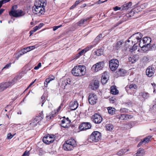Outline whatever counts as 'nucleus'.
<instances>
[{
    "label": "nucleus",
    "instance_id": "nucleus-49",
    "mask_svg": "<svg viewBox=\"0 0 156 156\" xmlns=\"http://www.w3.org/2000/svg\"><path fill=\"white\" fill-rule=\"evenodd\" d=\"M12 63L11 62L5 65V66L3 67V69H7L9 68L11 66Z\"/></svg>",
    "mask_w": 156,
    "mask_h": 156
},
{
    "label": "nucleus",
    "instance_id": "nucleus-44",
    "mask_svg": "<svg viewBox=\"0 0 156 156\" xmlns=\"http://www.w3.org/2000/svg\"><path fill=\"white\" fill-rule=\"evenodd\" d=\"M17 80V78L15 77L11 81L9 82L8 83H11V86L15 83L16 82Z\"/></svg>",
    "mask_w": 156,
    "mask_h": 156
},
{
    "label": "nucleus",
    "instance_id": "nucleus-59",
    "mask_svg": "<svg viewBox=\"0 0 156 156\" xmlns=\"http://www.w3.org/2000/svg\"><path fill=\"white\" fill-rule=\"evenodd\" d=\"M144 142L142 140L137 145V147H140L141 146Z\"/></svg>",
    "mask_w": 156,
    "mask_h": 156
},
{
    "label": "nucleus",
    "instance_id": "nucleus-25",
    "mask_svg": "<svg viewBox=\"0 0 156 156\" xmlns=\"http://www.w3.org/2000/svg\"><path fill=\"white\" fill-rule=\"evenodd\" d=\"M116 118L121 121L126 120L125 114H119L116 116Z\"/></svg>",
    "mask_w": 156,
    "mask_h": 156
},
{
    "label": "nucleus",
    "instance_id": "nucleus-19",
    "mask_svg": "<svg viewBox=\"0 0 156 156\" xmlns=\"http://www.w3.org/2000/svg\"><path fill=\"white\" fill-rule=\"evenodd\" d=\"M99 85V82L98 80H95L94 83H91L90 85V87L93 90H95L97 89Z\"/></svg>",
    "mask_w": 156,
    "mask_h": 156
},
{
    "label": "nucleus",
    "instance_id": "nucleus-41",
    "mask_svg": "<svg viewBox=\"0 0 156 156\" xmlns=\"http://www.w3.org/2000/svg\"><path fill=\"white\" fill-rule=\"evenodd\" d=\"M15 134L16 133H15L14 134L12 135L11 133H9L7 134V138L9 140L11 139L14 136Z\"/></svg>",
    "mask_w": 156,
    "mask_h": 156
},
{
    "label": "nucleus",
    "instance_id": "nucleus-53",
    "mask_svg": "<svg viewBox=\"0 0 156 156\" xmlns=\"http://www.w3.org/2000/svg\"><path fill=\"white\" fill-rule=\"evenodd\" d=\"M156 49V44H154L152 46L151 45V49L154 50Z\"/></svg>",
    "mask_w": 156,
    "mask_h": 156
},
{
    "label": "nucleus",
    "instance_id": "nucleus-48",
    "mask_svg": "<svg viewBox=\"0 0 156 156\" xmlns=\"http://www.w3.org/2000/svg\"><path fill=\"white\" fill-rule=\"evenodd\" d=\"M151 85L152 86L154 89V93H156V84H155L154 83H151Z\"/></svg>",
    "mask_w": 156,
    "mask_h": 156
},
{
    "label": "nucleus",
    "instance_id": "nucleus-9",
    "mask_svg": "<svg viewBox=\"0 0 156 156\" xmlns=\"http://www.w3.org/2000/svg\"><path fill=\"white\" fill-rule=\"evenodd\" d=\"M104 66V63L103 62H99L94 65L92 67L93 69H94V71L97 72L101 70Z\"/></svg>",
    "mask_w": 156,
    "mask_h": 156
},
{
    "label": "nucleus",
    "instance_id": "nucleus-1",
    "mask_svg": "<svg viewBox=\"0 0 156 156\" xmlns=\"http://www.w3.org/2000/svg\"><path fill=\"white\" fill-rule=\"evenodd\" d=\"M143 35L139 32L133 34L126 42L125 45L126 49L132 52L137 49L139 45V42L141 41Z\"/></svg>",
    "mask_w": 156,
    "mask_h": 156
},
{
    "label": "nucleus",
    "instance_id": "nucleus-26",
    "mask_svg": "<svg viewBox=\"0 0 156 156\" xmlns=\"http://www.w3.org/2000/svg\"><path fill=\"white\" fill-rule=\"evenodd\" d=\"M111 93L112 94L116 95L119 93V91L114 86L111 87Z\"/></svg>",
    "mask_w": 156,
    "mask_h": 156
},
{
    "label": "nucleus",
    "instance_id": "nucleus-20",
    "mask_svg": "<svg viewBox=\"0 0 156 156\" xmlns=\"http://www.w3.org/2000/svg\"><path fill=\"white\" fill-rule=\"evenodd\" d=\"M75 146L71 144L66 143L63 144V148L66 151H71L72 150Z\"/></svg>",
    "mask_w": 156,
    "mask_h": 156
},
{
    "label": "nucleus",
    "instance_id": "nucleus-47",
    "mask_svg": "<svg viewBox=\"0 0 156 156\" xmlns=\"http://www.w3.org/2000/svg\"><path fill=\"white\" fill-rule=\"evenodd\" d=\"M125 116L126 120L131 119L133 118V116L131 115L125 114Z\"/></svg>",
    "mask_w": 156,
    "mask_h": 156
},
{
    "label": "nucleus",
    "instance_id": "nucleus-17",
    "mask_svg": "<svg viewBox=\"0 0 156 156\" xmlns=\"http://www.w3.org/2000/svg\"><path fill=\"white\" fill-rule=\"evenodd\" d=\"M109 78L107 72H105L102 75L101 82L103 84H105L108 80Z\"/></svg>",
    "mask_w": 156,
    "mask_h": 156
},
{
    "label": "nucleus",
    "instance_id": "nucleus-57",
    "mask_svg": "<svg viewBox=\"0 0 156 156\" xmlns=\"http://www.w3.org/2000/svg\"><path fill=\"white\" fill-rule=\"evenodd\" d=\"M65 122L66 124L67 125H69V124L71 122V121L70 120H67L66 119H65Z\"/></svg>",
    "mask_w": 156,
    "mask_h": 156
},
{
    "label": "nucleus",
    "instance_id": "nucleus-13",
    "mask_svg": "<svg viewBox=\"0 0 156 156\" xmlns=\"http://www.w3.org/2000/svg\"><path fill=\"white\" fill-rule=\"evenodd\" d=\"M91 125L89 122H83L80 124L79 126V129L81 130H86L90 129Z\"/></svg>",
    "mask_w": 156,
    "mask_h": 156
},
{
    "label": "nucleus",
    "instance_id": "nucleus-60",
    "mask_svg": "<svg viewBox=\"0 0 156 156\" xmlns=\"http://www.w3.org/2000/svg\"><path fill=\"white\" fill-rule=\"evenodd\" d=\"M110 102L111 103H114L115 102V101L113 98L110 99Z\"/></svg>",
    "mask_w": 156,
    "mask_h": 156
},
{
    "label": "nucleus",
    "instance_id": "nucleus-23",
    "mask_svg": "<svg viewBox=\"0 0 156 156\" xmlns=\"http://www.w3.org/2000/svg\"><path fill=\"white\" fill-rule=\"evenodd\" d=\"M145 153L144 150L142 148H140L137 152L134 154V156H143Z\"/></svg>",
    "mask_w": 156,
    "mask_h": 156
},
{
    "label": "nucleus",
    "instance_id": "nucleus-12",
    "mask_svg": "<svg viewBox=\"0 0 156 156\" xmlns=\"http://www.w3.org/2000/svg\"><path fill=\"white\" fill-rule=\"evenodd\" d=\"M93 122L95 123H100L102 121V119L101 116L99 114H95L92 118Z\"/></svg>",
    "mask_w": 156,
    "mask_h": 156
},
{
    "label": "nucleus",
    "instance_id": "nucleus-35",
    "mask_svg": "<svg viewBox=\"0 0 156 156\" xmlns=\"http://www.w3.org/2000/svg\"><path fill=\"white\" fill-rule=\"evenodd\" d=\"M106 128L107 130H111L113 128V126L111 124H107L106 125Z\"/></svg>",
    "mask_w": 156,
    "mask_h": 156
},
{
    "label": "nucleus",
    "instance_id": "nucleus-10",
    "mask_svg": "<svg viewBox=\"0 0 156 156\" xmlns=\"http://www.w3.org/2000/svg\"><path fill=\"white\" fill-rule=\"evenodd\" d=\"M137 87V85L135 84H131L129 85H127L125 87V89L127 92H129L132 94H133V92H131V91L134 92L135 90L136 89Z\"/></svg>",
    "mask_w": 156,
    "mask_h": 156
},
{
    "label": "nucleus",
    "instance_id": "nucleus-45",
    "mask_svg": "<svg viewBox=\"0 0 156 156\" xmlns=\"http://www.w3.org/2000/svg\"><path fill=\"white\" fill-rule=\"evenodd\" d=\"M85 53L84 51V50L83 49L82 50L80 51L77 54V55H76V58H78L80 57V56L81 55H83V54Z\"/></svg>",
    "mask_w": 156,
    "mask_h": 156
},
{
    "label": "nucleus",
    "instance_id": "nucleus-36",
    "mask_svg": "<svg viewBox=\"0 0 156 156\" xmlns=\"http://www.w3.org/2000/svg\"><path fill=\"white\" fill-rule=\"evenodd\" d=\"M94 46V45H88L87 47L83 49L85 53L86 52L89 50L91 49V48H93Z\"/></svg>",
    "mask_w": 156,
    "mask_h": 156
},
{
    "label": "nucleus",
    "instance_id": "nucleus-21",
    "mask_svg": "<svg viewBox=\"0 0 156 156\" xmlns=\"http://www.w3.org/2000/svg\"><path fill=\"white\" fill-rule=\"evenodd\" d=\"M140 97H142L144 99H147L149 97V94L145 92H142L139 93L138 98L140 99Z\"/></svg>",
    "mask_w": 156,
    "mask_h": 156
},
{
    "label": "nucleus",
    "instance_id": "nucleus-18",
    "mask_svg": "<svg viewBox=\"0 0 156 156\" xmlns=\"http://www.w3.org/2000/svg\"><path fill=\"white\" fill-rule=\"evenodd\" d=\"M69 106L72 110H75L78 106L77 101H71L69 103Z\"/></svg>",
    "mask_w": 156,
    "mask_h": 156
},
{
    "label": "nucleus",
    "instance_id": "nucleus-16",
    "mask_svg": "<svg viewBox=\"0 0 156 156\" xmlns=\"http://www.w3.org/2000/svg\"><path fill=\"white\" fill-rule=\"evenodd\" d=\"M127 73L126 71L123 69H120L117 71L115 73V76L117 77L119 76H124Z\"/></svg>",
    "mask_w": 156,
    "mask_h": 156
},
{
    "label": "nucleus",
    "instance_id": "nucleus-6",
    "mask_svg": "<svg viewBox=\"0 0 156 156\" xmlns=\"http://www.w3.org/2000/svg\"><path fill=\"white\" fill-rule=\"evenodd\" d=\"M119 62L116 59H112L109 62V67L112 71H115L118 67Z\"/></svg>",
    "mask_w": 156,
    "mask_h": 156
},
{
    "label": "nucleus",
    "instance_id": "nucleus-22",
    "mask_svg": "<svg viewBox=\"0 0 156 156\" xmlns=\"http://www.w3.org/2000/svg\"><path fill=\"white\" fill-rule=\"evenodd\" d=\"M43 112H41L38 115L36 116L33 119L38 123L39 122L43 119Z\"/></svg>",
    "mask_w": 156,
    "mask_h": 156
},
{
    "label": "nucleus",
    "instance_id": "nucleus-2",
    "mask_svg": "<svg viewBox=\"0 0 156 156\" xmlns=\"http://www.w3.org/2000/svg\"><path fill=\"white\" fill-rule=\"evenodd\" d=\"M46 5V0H36L34 5L32 7L33 13L35 14H44L45 12L44 7Z\"/></svg>",
    "mask_w": 156,
    "mask_h": 156
},
{
    "label": "nucleus",
    "instance_id": "nucleus-39",
    "mask_svg": "<svg viewBox=\"0 0 156 156\" xmlns=\"http://www.w3.org/2000/svg\"><path fill=\"white\" fill-rule=\"evenodd\" d=\"M151 136H147L144 138L143 140H142L144 142V143H147L148 142L150 139L151 138Z\"/></svg>",
    "mask_w": 156,
    "mask_h": 156
},
{
    "label": "nucleus",
    "instance_id": "nucleus-15",
    "mask_svg": "<svg viewBox=\"0 0 156 156\" xmlns=\"http://www.w3.org/2000/svg\"><path fill=\"white\" fill-rule=\"evenodd\" d=\"M11 86V83L8 82H3L0 83V92L2 91Z\"/></svg>",
    "mask_w": 156,
    "mask_h": 156
},
{
    "label": "nucleus",
    "instance_id": "nucleus-34",
    "mask_svg": "<svg viewBox=\"0 0 156 156\" xmlns=\"http://www.w3.org/2000/svg\"><path fill=\"white\" fill-rule=\"evenodd\" d=\"M103 53V49L100 48L97 50L96 51V54L98 56L101 55Z\"/></svg>",
    "mask_w": 156,
    "mask_h": 156
},
{
    "label": "nucleus",
    "instance_id": "nucleus-30",
    "mask_svg": "<svg viewBox=\"0 0 156 156\" xmlns=\"http://www.w3.org/2000/svg\"><path fill=\"white\" fill-rule=\"evenodd\" d=\"M66 142L67 143L69 144H72L73 145L75 146L76 145V142L75 140L73 139H70L69 140H67Z\"/></svg>",
    "mask_w": 156,
    "mask_h": 156
},
{
    "label": "nucleus",
    "instance_id": "nucleus-55",
    "mask_svg": "<svg viewBox=\"0 0 156 156\" xmlns=\"http://www.w3.org/2000/svg\"><path fill=\"white\" fill-rule=\"evenodd\" d=\"M122 9L121 7H119L118 6H116L115 7L113 8V9L115 11H116L118 10L121 9Z\"/></svg>",
    "mask_w": 156,
    "mask_h": 156
},
{
    "label": "nucleus",
    "instance_id": "nucleus-61",
    "mask_svg": "<svg viewBox=\"0 0 156 156\" xmlns=\"http://www.w3.org/2000/svg\"><path fill=\"white\" fill-rule=\"evenodd\" d=\"M91 17H87V18H86V19H83V20H84V21L86 23H87V21L88 20H89L91 18Z\"/></svg>",
    "mask_w": 156,
    "mask_h": 156
},
{
    "label": "nucleus",
    "instance_id": "nucleus-51",
    "mask_svg": "<svg viewBox=\"0 0 156 156\" xmlns=\"http://www.w3.org/2000/svg\"><path fill=\"white\" fill-rule=\"evenodd\" d=\"M36 45L30 46L27 47V49H30V51L31 50H33L36 48Z\"/></svg>",
    "mask_w": 156,
    "mask_h": 156
},
{
    "label": "nucleus",
    "instance_id": "nucleus-63",
    "mask_svg": "<svg viewBox=\"0 0 156 156\" xmlns=\"http://www.w3.org/2000/svg\"><path fill=\"white\" fill-rule=\"evenodd\" d=\"M62 126L64 128H68L69 127V125H67L66 124H64V125L62 124Z\"/></svg>",
    "mask_w": 156,
    "mask_h": 156
},
{
    "label": "nucleus",
    "instance_id": "nucleus-24",
    "mask_svg": "<svg viewBox=\"0 0 156 156\" xmlns=\"http://www.w3.org/2000/svg\"><path fill=\"white\" fill-rule=\"evenodd\" d=\"M132 5V3L131 2H129L128 3L125 4L121 6L122 10H125L127 9L130 8Z\"/></svg>",
    "mask_w": 156,
    "mask_h": 156
},
{
    "label": "nucleus",
    "instance_id": "nucleus-4",
    "mask_svg": "<svg viewBox=\"0 0 156 156\" xmlns=\"http://www.w3.org/2000/svg\"><path fill=\"white\" fill-rule=\"evenodd\" d=\"M101 133L98 131H95L91 133L90 137V139L92 141L96 142L101 140Z\"/></svg>",
    "mask_w": 156,
    "mask_h": 156
},
{
    "label": "nucleus",
    "instance_id": "nucleus-28",
    "mask_svg": "<svg viewBox=\"0 0 156 156\" xmlns=\"http://www.w3.org/2000/svg\"><path fill=\"white\" fill-rule=\"evenodd\" d=\"M37 124L38 123L36 121H34V120L33 119L31 120V122L29 125V126L30 128H32L36 126Z\"/></svg>",
    "mask_w": 156,
    "mask_h": 156
},
{
    "label": "nucleus",
    "instance_id": "nucleus-27",
    "mask_svg": "<svg viewBox=\"0 0 156 156\" xmlns=\"http://www.w3.org/2000/svg\"><path fill=\"white\" fill-rule=\"evenodd\" d=\"M138 56L137 55H135L132 57H130L129 58V62H131L132 63H133L138 60Z\"/></svg>",
    "mask_w": 156,
    "mask_h": 156
},
{
    "label": "nucleus",
    "instance_id": "nucleus-64",
    "mask_svg": "<svg viewBox=\"0 0 156 156\" xmlns=\"http://www.w3.org/2000/svg\"><path fill=\"white\" fill-rule=\"evenodd\" d=\"M43 23H41L37 26L38 27V28L40 29L43 26Z\"/></svg>",
    "mask_w": 156,
    "mask_h": 156
},
{
    "label": "nucleus",
    "instance_id": "nucleus-56",
    "mask_svg": "<svg viewBox=\"0 0 156 156\" xmlns=\"http://www.w3.org/2000/svg\"><path fill=\"white\" fill-rule=\"evenodd\" d=\"M21 52L23 53V54H25L28 52V51H27L25 48H23L21 50Z\"/></svg>",
    "mask_w": 156,
    "mask_h": 156
},
{
    "label": "nucleus",
    "instance_id": "nucleus-62",
    "mask_svg": "<svg viewBox=\"0 0 156 156\" xmlns=\"http://www.w3.org/2000/svg\"><path fill=\"white\" fill-rule=\"evenodd\" d=\"M39 29V28H38V27L37 26H35L33 28V30L35 31H36L37 30H38Z\"/></svg>",
    "mask_w": 156,
    "mask_h": 156
},
{
    "label": "nucleus",
    "instance_id": "nucleus-32",
    "mask_svg": "<svg viewBox=\"0 0 156 156\" xmlns=\"http://www.w3.org/2000/svg\"><path fill=\"white\" fill-rule=\"evenodd\" d=\"M70 81L68 80H66L63 81L62 83V86L63 87V88H65V86L67 85V84H70Z\"/></svg>",
    "mask_w": 156,
    "mask_h": 156
},
{
    "label": "nucleus",
    "instance_id": "nucleus-5",
    "mask_svg": "<svg viewBox=\"0 0 156 156\" xmlns=\"http://www.w3.org/2000/svg\"><path fill=\"white\" fill-rule=\"evenodd\" d=\"M151 41V39L148 37H144L140 41L139 45L141 48H143L145 46L151 45L150 44Z\"/></svg>",
    "mask_w": 156,
    "mask_h": 156
},
{
    "label": "nucleus",
    "instance_id": "nucleus-33",
    "mask_svg": "<svg viewBox=\"0 0 156 156\" xmlns=\"http://www.w3.org/2000/svg\"><path fill=\"white\" fill-rule=\"evenodd\" d=\"M102 35L101 34H99L94 39V42L97 44L100 41L101 38L102 37Z\"/></svg>",
    "mask_w": 156,
    "mask_h": 156
},
{
    "label": "nucleus",
    "instance_id": "nucleus-31",
    "mask_svg": "<svg viewBox=\"0 0 156 156\" xmlns=\"http://www.w3.org/2000/svg\"><path fill=\"white\" fill-rule=\"evenodd\" d=\"M128 151L129 149H122L117 152V154L119 155H122Z\"/></svg>",
    "mask_w": 156,
    "mask_h": 156
},
{
    "label": "nucleus",
    "instance_id": "nucleus-37",
    "mask_svg": "<svg viewBox=\"0 0 156 156\" xmlns=\"http://www.w3.org/2000/svg\"><path fill=\"white\" fill-rule=\"evenodd\" d=\"M86 23L83 19H81L79 22L77 23L78 26L81 27L83 26L84 23Z\"/></svg>",
    "mask_w": 156,
    "mask_h": 156
},
{
    "label": "nucleus",
    "instance_id": "nucleus-58",
    "mask_svg": "<svg viewBox=\"0 0 156 156\" xmlns=\"http://www.w3.org/2000/svg\"><path fill=\"white\" fill-rule=\"evenodd\" d=\"M105 2H106V1H105H105H102L101 0H99L97 2V3L98 4H100L102 3Z\"/></svg>",
    "mask_w": 156,
    "mask_h": 156
},
{
    "label": "nucleus",
    "instance_id": "nucleus-54",
    "mask_svg": "<svg viewBox=\"0 0 156 156\" xmlns=\"http://www.w3.org/2000/svg\"><path fill=\"white\" fill-rule=\"evenodd\" d=\"M62 26V25H61L60 26H54L53 27V31H55L58 29V28Z\"/></svg>",
    "mask_w": 156,
    "mask_h": 156
},
{
    "label": "nucleus",
    "instance_id": "nucleus-52",
    "mask_svg": "<svg viewBox=\"0 0 156 156\" xmlns=\"http://www.w3.org/2000/svg\"><path fill=\"white\" fill-rule=\"evenodd\" d=\"M41 63H39L37 66L34 67V69L35 70L38 69L41 66Z\"/></svg>",
    "mask_w": 156,
    "mask_h": 156
},
{
    "label": "nucleus",
    "instance_id": "nucleus-3",
    "mask_svg": "<svg viewBox=\"0 0 156 156\" xmlns=\"http://www.w3.org/2000/svg\"><path fill=\"white\" fill-rule=\"evenodd\" d=\"M86 71L85 66L80 65L74 67L72 70V73L75 76H81L85 74Z\"/></svg>",
    "mask_w": 156,
    "mask_h": 156
},
{
    "label": "nucleus",
    "instance_id": "nucleus-40",
    "mask_svg": "<svg viewBox=\"0 0 156 156\" xmlns=\"http://www.w3.org/2000/svg\"><path fill=\"white\" fill-rule=\"evenodd\" d=\"M51 81V80L49 77L47 78L45 80V81L44 82V85L45 87H48V84Z\"/></svg>",
    "mask_w": 156,
    "mask_h": 156
},
{
    "label": "nucleus",
    "instance_id": "nucleus-14",
    "mask_svg": "<svg viewBox=\"0 0 156 156\" xmlns=\"http://www.w3.org/2000/svg\"><path fill=\"white\" fill-rule=\"evenodd\" d=\"M154 72V68L151 66H149L146 71V74L149 77H151L153 75Z\"/></svg>",
    "mask_w": 156,
    "mask_h": 156
},
{
    "label": "nucleus",
    "instance_id": "nucleus-50",
    "mask_svg": "<svg viewBox=\"0 0 156 156\" xmlns=\"http://www.w3.org/2000/svg\"><path fill=\"white\" fill-rule=\"evenodd\" d=\"M45 97L42 96L41 98V101L42 102L41 106H43V105L44 104L45 102Z\"/></svg>",
    "mask_w": 156,
    "mask_h": 156
},
{
    "label": "nucleus",
    "instance_id": "nucleus-42",
    "mask_svg": "<svg viewBox=\"0 0 156 156\" xmlns=\"http://www.w3.org/2000/svg\"><path fill=\"white\" fill-rule=\"evenodd\" d=\"M120 112L121 113H127L128 112V110L125 108H123L120 109Z\"/></svg>",
    "mask_w": 156,
    "mask_h": 156
},
{
    "label": "nucleus",
    "instance_id": "nucleus-46",
    "mask_svg": "<svg viewBox=\"0 0 156 156\" xmlns=\"http://www.w3.org/2000/svg\"><path fill=\"white\" fill-rule=\"evenodd\" d=\"M30 154L29 151H25L21 156H29Z\"/></svg>",
    "mask_w": 156,
    "mask_h": 156
},
{
    "label": "nucleus",
    "instance_id": "nucleus-29",
    "mask_svg": "<svg viewBox=\"0 0 156 156\" xmlns=\"http://www.w3.org/2000/svg\"><path fill=\"white\" fill-rule=\"evenodd\" d=\"M108 113L112 115L114 114L115 112V109L112 107H109L108 108Z\"/></svg>",
    "mask_w": 156,
    "mask_h": 156
},
{
    "label": "nucleus",
    "instance_id": "nucleus-38",
    "mask_svg": "<svg viewBox=\"0 0 156 156\" xmlns=\"http://www.w3.org/2000/svg\"><path fill=\"white\" fill-rule=\"evenodd\" d=\"M122 44V41H118L116 45V48L117 49H118L121 47Z\"/></svg>",
    "mask_w": 156,
    "mask_h": 156
},
{
    "label": "nucleus",
    "instance_id": "nucleus-43",
    "mask_svg": "<svg viewBox=\"0 0 156 156\" xmlns=\"http://www.w3.org/2000/svg\"><path fill=\"white\" fill-rule=\"evenodd\" d=\"M150 47H151V45L145 46L144 48H142V49L143 51H146L150 50Z\"/></svg>",
    "mask_w": 156,
    "mask_h": 156
},
{
    "label": "nucleus",
    "instance_id": "nucleus-11",
    "mask_svg": "<svg viewBox=\"0 0 156 156\" xmlns=\"http://www.w3.org/2000/svg\"><path fill=\"white\" fill-rule=\"evenodd\" d=\"M14 7L12 6L11 10L9 12V14L11 16L15 17H18L21 16L22 11L21 10H14Z\"/></svg>",
    "mask_w": 156,
    "mask_h": 156
},
{
    "label": "nucleus",
    "instance_id": "nucleus-7",
    "mask_svg": "<svg viewBox=\"0 0 156 156\" xmlns=\"http://www.w3.org/2000/svg\"><path fill=\"white\" fill-rule=\"evenodd\" d=\"M54 140V135H48L45 136L43 138V141L46 144H49L53 142Z\"/></svg>",
    "mask_w": 156,
    "mask_h": 156
},
{
    "label": "nucleus",
    "instance_id": "nucleus-8",
    "mask_svg": "<svg viewBox=\"0 0 156 156\" xmlns=\"http://www.w3.org/2000/svg\"><path fill=\"white\" fill-rule=\"evenodd\" d=\"M98 100L97 96L93 93L90 94L88 97V101L89 103L91 105L95 104Z\"/></svg>",
    "mask_w": 156,
    "mask_h": 156
}]
</instances>
